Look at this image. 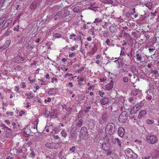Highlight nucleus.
I'll list each match as a JSON object with an SVG mask.
<instances>
[{
    "label": "nucleus",
    "mask_w": 159,
    "mask_h": 159,
    "mask_svg": "<svg viewBox=\"0 0 159 159\" xmlns=\"http://www.w3.org/2000/svg\"><path fill=\"white\" fill-rule=\"evenodd\" d=\"M147 142L151 144H154L156 143L158 140L157 136L153 134H149L146 136Z\"/></svg>",
    "instance_id": "f257e3e1"
},
{
    "label": "nucleus",
    "mask_w": 159,
    "mask_h": 159,
    "mask_svg": "<svg viewBox=\"0 0 159 159\" xmlns=\"http://www.w3.org/2000/svg\"><path fill=\"white\" fill-rule=\"evenodd\" d=\"M116 130L115 124L112 123H108L106 126L105 131L108 132V133L111 135L115 132Z\"/></svg>",
    "instance_id": "f03ea898"
},
{
    "label": "nucleus",
    "mask_w": 159,
    "mask_h": 159,
    "mask_svg": "<svg viewBox=\"0 0 159 159\" xmlns=\"http://www.w3.org/2000/svg\"><path fill=\"white\" fill-rule=\"evenodd\" d=\"M125 153L126 156L129 158H131L133 157V158H136L137 157L138 155L135 153L133 152L132 150L129 148H128L125 151Z\"/></svg>",
    "instance_id": "7ed1b4c3"
},
{
    "label": "nucleus",
    "mask_w": 159,
    "mask_h": 159,
    "mask_svg": "<svg viewBox=\"0 0 159 159\" xmlns=\"http://www.w3.org/2000/svg\"><path fill=\"white\" fill-rule=\"evenodd\" d=\"M128 113L125 111H123L120 115L119 120L120 122L123 123L125 122L127 120Z\"/></svg>",
    "instance_id": "20e7f679"
},
{
    "label": "nucleus",
    "mask_w": 159,
    "mask_h": 159,
    "mask_svg": "<svg viewBox=\"0 0 159 159\" xmlns=\"http://www.w3.org/2000/svg\"><path fill=\"white\" fill-rule=\"evenodd\" d=\"M87 134V128L85 126L82 127L80 130V136H82L83 135L85 137Z\"/></svg>",
    "instance_id": "39448f33"
},
{
    "label": "nucleus",
    "mask_w": 159,
    "mask_h": 159,
    "mask_svg": "<svg viewBox=\"0 0 159 159\" xmlns=\"http://www.w3.org/2000/svg\"><path fill=\"white\" fill-rule=\"evenodd\" d=\"M113 81H111L110 83L105 86V89L108 91L110 90L113 88Z\"/></svg>",
    "instance_id": "423d86ee"
},
{
    "label": "nucleus",
    "mask_w": 159,
    "mask_h": 159,
    "mask_svg": "<svg viewBox=\"0 0 159 159\" xmlns=\"http://www.w3.org/2000/svg\"><path fill=\"white\" fill-rule=\"evenodd\" d=\"M119 135L121 137H123L124 136L125 130L123 128L120 127L118 130Z\"/></svg>",
    "instance_id": "0eeeda50"
},
{
    "label": "nucleus",
    "mask_w": 159,
    "mask_h": 159,
    "mask_svg": "<svg viewBox=\"0 0 159 159\" xmlns=\"http://www.w3.org/2000/svg\"><path fill=\"white\" fill-rule=\"evenodd\" d=\"M64 13L62 11H60L55 15L54 16L55 20H56L58 19V18L63 17L64 16Z\"/></svg>",
    "instance_id": "6e6552de"
},
{
    "label": "nucleus",
    "mask_w": 159,
    "mask_h": 159,
    "mask_svg": "<svg viewBox=\"0 0 159 159\" xmlns=\"http://www.w3.org/2000/svg\"><path fill=\"white\" fill-rule=\"evenodd\" d=\"M109 99L107 98H104L102 99L101 101V103L102 105H105L108 104L109 102Z\"/></svg>",
    "instance_id": "1a4fd4ad"
},
{
    "label": "nucleus",
    "mask_w": 159,
    "mask_h": 159,
    "mask_svg": "<svg viewBox=\"0 0 159 159\" xmlns=\"http://www.w3.org/2000/svg\"><path fill=\"white\" fill-rule=\"evenodd\" d=\"M57 89L51 88L48 90V93L49 95H53L57 93Z\"/></svg>",
    "instance_id": "9d476101"
},
{
    "label": "nucleus",
    "mask_w": 159,
    "mask_h": 159,
    "mask_svg": "<svg viewBox=\"0 0 159 159\" xmlns=\"http://www.w3.org/2000/svg\"><path fill=\"white\" fill-rule=\"evenodd\" d=\"M11 41L10 40L7 41L5 43L4 45H3V46L1 48L2 50H3L8 47L11 43Z\"/></svg>",
    "instance_id": "9b49d317"
},
{
    "label": "nucleus",
    "mask_w": 159,
    "mask_h": 159,
    "mask_svg": "<svg viewBox=\"0 0 159 159\" xmlns=\"http://www.w3.org/2000/svg\"><path fill=\"white\" fill-rule=\"evenodd\" d=\"M146 113L147 111L146 110H141L139 113L138 118L140 119L142 117H143L146 114Z\"/></svg>",
    "instance_id": "f8f14e48"
},
{
    "label": "nucleus",
    "mask_w": 159,
    "mask_h": 159,
    "mask_svg": "<svg viewBox=\"0 0 159 159\" xmlns=\"http://www.w3.org/2000/svg\"><path fill=\"white\" fill-rule=\"evenodd\" d=\"M96 124V121L93 120H90L89 124V126L90 128L92 129L95 126Z\"/></svg>",
    "instance_id": "ddd939ff"
},
{
    "label": "nucleus",
    "mask_w": 159,
    "mask_h": 159,
    "mask_svg": "<svg viewBox=\"0 0 159 159\" xmlns=\"http://www.w3.org/2000/svg\"><path fill=\"white\" fill-rule=\"evenodd\" d=\"M138 110L139 109H137V108L136 106H134L130 111V112L131 114H135Z\"/></svg>",
    "instance_id": "4468645a"
},
{
    "label": "nucleus",
    "mask_w": 159,
    "mask_h": 159,
    "mask_svg": "<svg viewBox=\"0 0 159 159\" xmlns=\"http://www.w3.org/2000/svg\"><path fill=\"white\" fill-rule=\"evenodd\" d=\"M109 30L111 33H112L116 32L117 30V29L113 26H111L109 27Z\"/></svg>",
    "instance_id": "2eb2a0df"
},
{
    "label": "nucleus",
    "mask_w": 159,
    "mask_h": 159,
    "mask_svg": "<svg viewBox=\"0 0 159 159\" xmlns=\"http://www.w3.org/2000/svg\"><path fill=\"white\" fill-rule=\"evenodd\" d=\"M12 18L9 19L7 20L4 23V25L5 27L7 26L10 24L12 22Z\"/></svg>",
    "instance_id": "dca6fc26"
},
{
    "label": "nucleus",
    "mask_w": 159,
    "mask_h": 159,
    "mask_svg": "<svg viewBox=\"0 0 159 159\" xmlns=\"http://www.w3.org/2000/svg\"><path fill=\"white\" fill-rule=\"evenodd\" d=\"M37 2H35L32 3L30 6V8L32 10H34L37 7Z\"/></svg>",
    "instance_id": "f3484780"
},
{
    "label": "nucleus",
    "mask_w": 159,
    "mask_h": 159,
    "mask_svg": "<svg viewBox=\"0 0 159 159\" xmlns=\"http://www.w3.org/2000/svg\"><path fill=\"white\" fill-rule=\"evenodd\" d=\"M81 10V8L79 6H77L73 9V11L75 12H80Z\"/></svg>",
    "instance_id": "a211bd4d"
},
{
    "label": "nucleus",
    "mask_w": 159,
    "mask_h": 159,
    "mask_svg": "<svg viewBox=\"0 0 159 159\" xmlns=\"http://www.w3.org/2000/svg\"><path fill=\"white\" fill-rule=\"evenodd\" d=\"M97 51V48L96 47L95 45L94 46L93 48H92V50L90 54L91 55H93L94 53Z\"/></svg>",
    "instance_id": "6ab92c4d"
},
{
    "label": "nucleus",
    "mask_w": 159,
    "mask_h": 159,
    "mask_svg": "<svg viewBox=\"0 0 159 159\" xmlns=\"http://www.w3.org/2000/svg\"><path fill=\"white\" fill-rule=\"evenodd\" d=\"M144 104L143 102H142L141 101L139 104H136L135 106L137 108V109H139V110L142 107L143 105Z\"/></svg>",
    "instance_id": "aec40b11"
},
{
    "label": "nucleus",
    "mask_w": 159,
    "mask_h": 159,
    "mask_svg": "<svg viewBox=\"0 0 159 159\" xmlns=\"http://www.w3.org/2000/svg\"><path fill=\"white\" fill-rule=\"evenodd\" d=\"M136 57H137L136 59L137 61H141L142 57L140 55V54L138 53V52L137 53L136 55Z\"/></svg>",
    "instance_id": "412c9836"
},
{
    "label": "nucleus",
    "mask_w": 159,
    "mask_h": 159,
    "mask_svg": "<svg viewBox=\"0 0 159 159\" xmlns=\"http://www.w3.org/2000/svg\"><path fill=\"white\" fill-rule=\"evenodd\" d=\"M26 95L27 96V98L28 99H30L33 98L34 96L33 94L31 93H27Z\"/></svg>",
    "instance_id": "4be33fe9"
},
{
    "label": "nucleus",
    "mask_w": 159,
    "mask_h": 159,
    "mask_svg": "<svg viewBox=\"0 0 159 159\" xmlns=\"http://www.w3.org/2000/svg\"><path fill=\"white\" fill-rule=\"evenodd\" d=\"M62 137L66 138L67 136V133L64 130H62L61 133Z\"/></svg>",
    "instance_id": "5701e85b"
},
{
    "label": "nucleus",
    "mask_w": 159,
    "mask_h": 159,
    "mask_svg": "<svg viewBox=\"0 0 159 159\" xmlns=\"http://www.w3.org/2000/svg\"><path fill=\"white\" fill-rule=\"evenodd\" d=\"M53 144L52 143H47L46 144V146L47 147H48L49 148H53V146H52Z\"/></svg>",
    "instance_id": "b1692460"
},
{
    "label": "nucleus",
    "mask_w": 159,
    "mask_h": 159,
    "mask_svg": "<svg viewBox=\"0 0 159 159\" xmlns=\"http://www.w3.org/2000/svg\"><path fill=\"white\" fill-rule=\"evenodd\" d=\"M139 93V90L137 89H134L132 91V93L134 96H136Z\"/></svg>",
    "instance_id": "393cba45"
},
{
    "label": "nucleus",
    "mask_w": 159,
    "mask_h": 159,
    "mask_svg": "<svg viewBox=\"0 0 159 159\" xmlns=\"http://www.w3.org/2000/svg\"><path fill=\"white\" fill-rule=\"evenodd\" d=\"M81 37L80 36L78 35V36H76V37H75L74 38V40L76 41H79L80 40H81Z\"/></svg>",
    "instance_id": "a878e982"
},
{
    "label": "nucleus",
    "mask_w": 159,
    "mask_h": 159,
    "mask_svg": "<svg viewBox=\"0 0 159 159\" xmlns=\"http://www.w3.org/2000/svg\"><path fill=\"white\" fill-rule=\"evenodd\" d=\"M2 126L3 128V129H6L7 131H11V129L8 128L4 124L2 125Z\"/></svg>",
    "instance_id": "bb28decb"
},
{
    "label": "nucleus",
    "mask_w": 159,
    "mask_h": 159,
    "mask_svg": "<svg viewBox=\"0 0 159 159\" xmlns=\"http://www.w3.org/2000/svg\"><path fill=\"white\" fill-rule=\"evenodd\" d=\"M78 47V45H76L71 47H70L69 48V50L72 51H74L75 49V48H77Z\"/></svg>",
    "instance_id": "cd10ccee"
},
{
    "label": "nucleus",
    "mask_w": 159,
    "mask_h": 159,
    "mask_svg": "<svg viewBox=\"0 0 159 159\" xmlns=\"http://www.w3.org/2000/svg\"><path fill=\"white\" fill-rule=\"evenodd\" d=\"M102 21L101 19L100 18H97L96 19H95V20L93 22L95 23L100 22Z\"/></svg>",
    "instance_id": "c85d7f7f"
},
{
    "label": "nucleus",
    "mask_w": 159,
    "mask_h": 159,
    "mask_svg": "<svg viewBox=\"0 0 159 159\" xmlns=\"http://www.w3.org/2000/svg\"><path fill=\"white\" fill-rule=\"evenodd\" d=\"M154 122V120H150L148 119L146 120V122L147 124H152Z\"/></svg>",
    "instance_id": "c756f323"
},
{
    "label": "nucleus",
    "mask_w": 159,
    "mask_h": 159,
    "mask_svg": "<svg viewBox=\"0 0 159 159\" xmlns=\"http://www.w3.org/2000/svg\"><path fill=\"white\" fill-rule=\"evenodd\" d=\"M6 20V18L4 17H3L0 19V26Z\"/></svg>",
    "instance_id": "7c9ffc66"
},
{
    "label": "nucleus",
    "mask_w": 159,
    "mask_h": 159,
    "mask_svg": "<svg viewBox=\"0 0 159 159\" xmlns=\"http://www.w3.org/2000/svg\"><path fill=\"white\" fill-rule=\"evenodd\" d=\"M53 36L56 38H59L61 37V35L59 34L55 33L53 34Z\"/></svg>",
    "instance_id": "2f4dec72"
},
{
    "label": "nucleus",
    "mask_w": 159,
    "mask_h": 159,
    "mask_svg": "<svg viewBox=\"0 0 159 159\" xmlns=\"http://www.w3.org/2000/svg\"><path fill=\"white\" fill-rule=\"evenodd\" d=\"M84 67L83 66H82L80 67L79 70L78 71V72L79 73H81L82 71L84 70Z\"/></svg>",
    "instance_id": "473e14b6"
},
{
    "label": "nucleus",
    "mask_w": 159,
    "mask_h": 159,
    "mask_svg": "<svg viewBox=\"0 0 159 159\" xmlns=\"http://www.w3.org/2000/svg\"><path fill=\"white\" fill-rule=\"evenodd\" d=\"M115 140L117 142V143H118V144L119 146V147H121V143L119 139L118 138H116L115 139Z\"/></svg>",
    "instance_id": "72a5a7b5"
},
{
    "label": "nucleus",
    "mask_w": 159,
    "mask_h": 159,
    "mask_svg": "<svg viewBox=\"0 0 159 159\" xmlns=\"http://www.w3.org/2000/svg\"><path fill=\"white\" fill-rule=\"evenodd\" d=\"M69 150L72 152H74L75 150V146H72L71 148H70Z\"/></svg>",
    "instance_id": "f704fd0d"
},
{
    "label": "nucleus",
    "mask_w": 159,
    "mask_h": 159,
    "mask_svg": "<svg viewBox=\"0 0 159 159\" xmlns=\"http://www.w3.org/2000/svg\"><path fill=\"white\" fill-rule=\"evenodd\" d=\"M40 81L41 82V84L42 85H46V82L45 81H44L43 80H42V79L40 80Z\"/></svg>",
    "instance_id": "c9c22d12"
},
{
    "label": "nucleus",
    "mask_w": 159,
    "mask_h": 159,
    "mask_svg": "<svg viewBox=\"0 0 159 159\" xmlns=\"http://www.w3.org/2000/svg\"><path fill=\"white\" fill-rule=\"evenodd\" d=\"M103 35L104 37H107L109 36V34L107 31H104L103 33Z\"/></svg>",
    "instance_id": "e433bc0d"
},
{
    "label": "nucleus",
    "mask_w": 159,
    "mask_h": 159,
    "mask_svg": "<svg viewBox=\"0 0 159 159\" xmlns=\"http://www.w3.org/2000/svg\"><path fill=\"white\" fill-rule=\"evenodd\" d=\"M96 63L98 65H99L101 66H102V61H100L97 60V61H96Z\"/></svg>",
    "instance_id": "4c0bfd02"
},
{
    "label": "nucleus",
    "mask_w": 159,
    "mask_h": 159,
    "mask_svg": "<svg viewBox=\"0 0 159 159\" xmlns=\"http://www.w3.org/2000/svg\"><path fill=\"white\" fill-rule=\"evenodd\" d=\"M106 80L107 79L106 78V77H103L102 78L100 79V81L102 82H104L105 80Z\"/></svg>",
    "instance_id": "58836bf2"
},
{
    "label": "nucleus",
    "mask_w": 159,
    "mask_h": 159,
    "mask_svg": "<svg viewBox=\"0 0 159 159\" xmlns=\"http://www.w3.org/2000/svg\"><path fill=\"white\" fill-rule=\"evenodd\" d=\"M57 81L58 80L57 78H52L51 82L52 83H54V81L57 82Z\"/></svg>",
    "instance_id": "ea45409f"
},
{
    "label": "nucleus",
    "mask_w": 159,
    "mask_h": 159,
    "mask_svg": "<svg viewBox=\"0 0 159 159\" xmlns=\"http://www.w3.org/2000/svg\"><path fill=\"white\" fill-rule=\"evenodd\" d=\"M107 117V116L106 114H105L102 116V118L104 121H105L106 120Z\"/></svg>",
    "instance_id": "a19ab883"
},
{
    "label": "nucleus",
    "mask_w": 159,
    "mask_h": 159,
    "mask_svg": "<svg viewBox=\"0 0 159 159\" xmlns=\"http://www.w3.org/2000/svg\"><path fill=\"white\" fill-rule=\"evenodd\" d=\"M91 109V107L88 106L86 107V109L84 111V112L86 113L89 111V110Z\"/></svg>",
    "instance_id": "79ce46f5"
},
{
    "label": "nucleus",
    "mask_w": 159,
    "mask_h": 159,
    "mask_svg": "<svg viewBox=\"0 0 159 159\" xmlns=\"http://www.w3.org/2000/svg\"><path fill=\"white\" fill-rule=\"evenodd\" d=\"M51 100V98H48L47 99H45L44 100V102L45 103H47V102H50Z\"/></svg>",
    "instance_id": "37998d69"
},
{
    "label": "nucleus",
    "mask_w": 159,
    "mask_h": 159,
    "mask_svg": "<svg viewBox=\"0 0 159 159\" xmlns=\"http://www.w3.org/2000/svg\"><path fill=\"white\" fill-rule=\"evenodd\" d=\"M129 102H131L132 103H133V104L134 103V99L133 97L130 98L129 99Z\"/></svg>",
    "instance_id": "c03bdc74"
},
{
    "label": "nucleus",
    "mask_w": 159,
    "mask_h": 159,
    "mask_svg": "<svg viewBox=\"0 0 159 159\" xmlns=\"http://www.w3.org/2000/svg\"><path fill=\"white\" fill-rule=\"evenodd\" d=\"M15 90L17 92H19V87L18 86H16L15 88Z\"/></svg>",
    "instance_id": "a18cd8bd"
},
{
    "label": "nucleus",
    "mask_w": 159,
    "mask_h": 159,
    "mask_svg": "<svg viewBox=\"0 0 159 159\" xmlns=\"http://www.w3.org/2000/svg\"><path fill=\"white\" fill-rule=\"evenodd\" d=\"M73 75L72 74H69V73H66L64 75L65 78H66L67 76H72Z\"/></svg>",
    "instance_id": "49530a36"
},
{
    "label": "nucleus",
    "mask_w": 159,
    "mask_h": 159,
    "mask_svg": "<svg viewBox=\"0 0 159 159\" xmlns=\"http://www.w3.org/2000/svg\"><path fill=\"white\" fill-rule=\"evenodd\" d=\"M82 123H83L82 120H80L79 121L78 124L79 126H80L82 125Z\"/></svg>",
    "instance_id": "de8ad7c7"
},
{
    "label": "nucleus",
    "mask_w": 159,
    "mask_h": 159,
    "mask_svg": "<svg viewBox=\"0 0 159 159\" xmlns=\"http://www.w3.org/2000/svg\"><path fill=\"white\" fill-rule=\"evenodd\" d=\"M19 28V26L18 25L17 27H14L13 30L14 31H18Z\"/></svg>",
    "instance_id": "09e8293b"
},
{
    "label": "nucleus",
    "mask_w": 159,
    "mask_h": 159,
    "mask_svg": "<svg viewBox=\"0 0 159 159\" xmlns=\"http://www.w3.org/2000/svg\"><path fill=\"white\" fill-rule=\"evenodd\" d=\"M98 92L100 96L101 97H102L103 95L104 94V92H102L100 91H98Z\"/></svg>",
    "instance_id": "8fccbe9b"
},
{
    "label": "nucleus",
    "mask_w": 159,
    "mask_h": 159,
    "mask_svg": "<svg viewBox=\"0 0 159 159\" xmlns=\"http://www.w3.org/2000/svg\"><path fill=\"white\" fill-rule=\"evenodd\" d=\"M106 43L107 45H110V40L109 39H107L106 41Z\"/></svg>",
    "instance_id": "3c124183"
},
{
    "label": "nucleus",
    "mask_w": 159,
    "mask_h": 159,
    "mask_svg": "<svg viewBox=\"0 0 159 159\" xmlns=\"http://www.w3.org/2000/svg\"><path fill=\"white\" fill-rule=\"evenodd\" d=\"M131 71L133 73H134L135 74H136L137 72L136 71V70L135 68H132Z\"/></svg>",
    "instance_id": "603ef678"
},
{
    "label": "nucleus",
    "mask_w": 159,
    "mask_h": 159,
    "mask_svg": "<svg viewBox=\"0 0 159 159\" xmlns=\"http://www.w3.org/2000/svg\"><path fill=\"white\" fill-rule=\"evenodd\" d=\"M25 113V112L22 111H21L19 113V116H21L23 114Z\"/></svg>",
    "instance_id": "864d4df0"
},
{
    "label": "nucleus",
    "mask_w": 159,
    "mask_h": 159,
    "mask_svg": "<svg viewBox=\"0 0 159 159\" xmlns=\"http://www.w3.org/2000/svg\"><path fill=\"white\" fill-rule=\"evenodd\" d=\"M4 123L7 124V125H9L11 123L8 120H5L4 121Z\"/></svg>",
    "instance_id": "5fc2aeb1"
},
{
    "label": "nucleus",
    "mask_w": 159,
    "mask_h": 159,
    "mask_svg": "<svg viewBox=\"0 0 159 159\" xmlns=\"http://www.w3.org/2000/svg\"><path fill=\"white\" fill-rule=\"evenodd\" d=\"M123 80L124 82H127L128 81V79L127 77H124L123 79Z\"/></svg>",
    "instance_id": "6e6d98bb"
},
{
    "label": "nucleus",
    "mask_w": 159,
    "mask_h": 159,
    "mask_svg": "<svg viewBox=\"0 0 159 159\" xmlns=\"http://www.w3.org/2000/svg\"><path fill=\"white\" fill-rule=\"evenodd\" d=\"M75 55V54L74 52H72L71 54H69V56L70 57H74Z\"/></svg>",
    "instance_id": "4d7b16f0"
},
{
    "label": "nucleus",
    "mask_w": 159,
    "mask_h": 159,
    "mask_svg": "<svg viewBox=\"0 0 159 159\" xmlns=\"http://www.w3.org/2000/svg\"><path fill=\"white\" fill-rule=\"evenodd\" d=\"M152 72H153L155 75H157L158 73V71L157 70H152Z\"/></svg>",
    "instance_id": "13d9d810"
},
{
    "label": "nucleus",
    "mask_w": 159,
    "mask_h": 159,
    "mask_svg": "<svg viewBox=\"0 0 159 159\" xmlns=\"http://www.w3.org/2000/svg\"><path fill=\"white\" fill-rule=\"evenodd\" d=\"M131 52H132V51H131L130 53H129V54H127L128 56V57H129V59L130 60H131V57H132V55L131 54Z\"/></svg>",
    "instance_id": "bf43d9fd"
},
{
    "label": "nucleus",
    "mask_w": 159,
    "mask_h": 159,
    "mask_svg": "<svg viewBox=\"0 0 159 159\" xmlns=\"http://www.w3.org/2000/svg\"><path fill=\"white\" fill-rule=\"evenodd\" d=\"M83 28L84 30L86 29H87V26L86 24H84L83 25Z\"/></svg>",
    "instance_id": "052dcab7"
},
{
    "label": "nucleus",
    "mask_w": 159,
    "mask_h": 159,
    "mask_svg": "<svg viewBox=\"0 0 159 159\" xmlns=\"http://www.w3.org/2000/svg\"><path fill=\"white\" fill-rule=\"evenodd\" d=\"M101 56V55L100 54L98 55L96 57V59H99Z\"/></svg>",
    "instance_id": "680f3d73"
},
{
    "label": "nucleus",
    "mask_w": 159,
    "mask_h": 159,
    "mask_svg": "<svg viewBox=\"0 0 159 159\" xmlns=\"http://www.w3.org/2000/svg\"><path fill=\"white\" fill-rule=\"evenodd\" d=\"M61 69L63 70H67V68H66V67L64 66L61 67Z\"/></svg>",
    "instance_id": "e2e57ef3"
},
{
    "label": "nucleus",
    "mask_w": 159,
    "mask_h": 159,
    "mask_svg": "<svg viewBox=\"0 0 159 159\" xmlns=\"http://www.w3.org/2000/svg\"><path fill=\"white\" fill-rule=\"evenodd\" d=\"M107 22H105L103 25H102V27L104 28L105 29V27H106L107 26Z\"/></svg>",
    "instance_id": "0e129e2a"
},
{
    "label": "nucleus",
    "mask_w": 159,
    "mask_h": 159,
    "mask_svg": "<svg viewBox=\"0 0 159 159\" xmlns=\"http://www.w3.org/2000/svg\"><path fill=\"white\" fill-rule=\"evenodd\" d=\"M12 125H13V129H15L16 128V123H15V122H13L12 123Z\"/></svg>",
    "instance_id": "69168bd1"
},
{
    "label": "nucleus",
    "mask_w": 159,
    "mask_h": 159,
    "mask_svg": "<svg viewBox=\"0 0 159 159\" xmlns=\"http://www.w3.org/2000/svg\"><path fill=\"white\" fill-rule=\"evenodd\" d=\"M37 64V61H34L32 63H31V65H36V64Z\"/></svg>",
    "instance_id": "338daca9"
},
{
    "label": "nucleus",
    "mask_w": 159,
    "mask_h": 159,
    "mask_svg": "<svg viewBox=\"0 0 159 159\" xmlns=\"http://www.w3.org/2000/svg\"><path fill=\"white\" fill-rule=\"evenodd\" d=\"M8 114L9 115H10L11 116H13L14 113L13 112H10L8 113Z\"/></svg>",
    "instance_id": "774afa93"
}]
</instances>
